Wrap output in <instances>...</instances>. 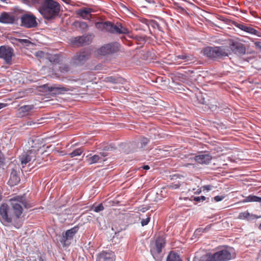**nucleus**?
I'll return each mask as SVG.
<instances>
[{
    "label": "nucleus",
    "instance_id": "20e7f679",
    "mask_svg": "<svg viewBox=\"0 0 261 261\" xmlns=\"http://www.w3.org/2000/svg\"><path fill=\"white\" fill-rule=\"evenodd\" d=\"M202 53L206 57L213 59H220L230 54L229 48L226 46L206 47L203 48Z\"/></svg>",
    "mask_w": 261,
    "mask_h": 261
},
{
    "label": "nucleus",
    "instance_id": "6ab92c4d",
    "mask_svg": "<svg viewBox=\"0 0 261 261\" xmlns=\"http://www.w3.org/2000/svg\"><path fill=\"white\" fill-rule=\"evenodd\" d=\"M15 21L13 15L7 12H3L0 15V22L3 23H13Z\"/></svg>",
    "mask_w": 261,
    "mask_h": 261
},
{
    "label": "nucleus",
    "instance_id": "412c9836",
    "mask_svg": "<svg viewBox=\"0 0 261 261\" xmlns=\"http://www.w3.org/2000/svg\"><path fill=\"white\" fill-rule=\"evenodd\" d=\"M107 154L105 152H100L99 154H95L92 156L89 157L87 159V162L90 165L100 162L101 161H105L102 160L103 157H105Z\"/></svg>",
    "mask_w": 261,
    "mask_h": 261
},
{
    "label": "nucleus",
    "instance_id": "4d7b16f0",
    "mask_svg": "<svg viewBox=\"0 0 261 261\" xmlns=\"http://www.w3.org/2000/svg\"><path fill=\"white\" fill-rule=\"evenodd\" d=\"M201 261H203V256H202V257H201Z\"/></svg>",
    "mask_w": 261,
    "mask_h": 261
},
{
    "label": "nucleus",
    "instance_id": "9b49d317",
    "mask_svg": "<svg viewBox=\"0 0 261 261\" xmlns=\"http://www.w3.org/2000/svg\"><path fill=\"white\" fill-rule=\"evenodd\" d=\"M119 48V44L113 43L106 44L98 50V54L100 55L105 56L117 52Z\"/></svg>",
    "mask_w": 261,
    "mask_h": 261
},
{
    "label": "nucleus",
    "instance_id": "a878e982",
    "mask_svg": "<svg viewBox=\"0 0 261 261\" xmlns=\"http://www.w3.org/2000/svg\"><path fill=\"white\" fill-rule=\"evenodd\" d=\"M244 202H258L261 203V197L250 195L246 197Z\"/></svg>",
    "mask_w": 261,
    "mask_h": 261
},
{
    "label": "nucleus",
    "instance_id": "e433bc0d",
    "mask_svg": "<svg viewBox=\"0 0 261 261\" xmlns=\"http://www.w3.org/2000/svg\"><path fill=\"white\" fill-rule=\"evenodd\" d=\"M206 200V197L204 196H200L195 197L194 198V200L197 202L204 201Z\"/></svg>",
    "mask_w": 261,
    "mask_h": 261
},
{
    "label": "nucleus",
    "instance_id": "37998d69",
    "mask_svg": "<svg viewBox=\"0 0 261 261\" xmlns=\"http://www.w3.org/2000/svg\"><path fill=\"white\" fill-rule=\"evenodd\" d=\"M7 105V103H0V109L6 107Z\"/></svg>",
    "mask_w": 261,
    "mask_h": 261
},
{
    "label": "nucleus",
    "instance_id": "ddd939ff",
    "mask_svg": "<svg viewBox=\"0 0 261 261\" xmlns=\"http://www.w3.org/2000/svg\"><path fill=\"white\" fill-rule=\"evenodd\" d=\"M9 207L6 203H3L0 206V220L3 223H8L12 221V218L9 215Z\"/></svg>",
    "mask_w": 261,
    "mask_h": 261
},
{
    "label": "nucleus",
    "instance_id": "f3484780",
    "mask_svg": "<svg viewBox=\"0 0 261 261\" xmlns=\"http://www.w3.org/2000/svg\"><path fill=\"white\" fill-rule=\"evenodd\" d=\"M212 160V156L209 153H202L196 155L194 160L198 164H208Z\"/></svg>",
    "mask_w": 261,
    "mask_h": 261
},
{
    "label": "nucleus",
    "instance_id": "473e14b6",
    "mask_svg": "<svg viewBox=\"0 0 261 261\" xmlns=\"http://www.w3.org/2000/svg\"><path fill=\"white\" fill-rule=\"evenodd\" d=\"M190 57L188 56H187L186 55H178L175 57V60H176L178 59H182L188 61Z\"/></svg>",
    "mask_w": 261,
    "mask_h": 261
},
{
    "label": "nucleus",
    "instance_id": "5fc2aeb1",
    "mask_svg": "<svg viewBox=\"0 0 261 261\" xmlns=\"http://www.w3.org/2000/svg\"><path fill=\"white\" fill-rule=\"evenodd\" d=\"M195 260L198 261L199 260V257L198 256H196L195 258Z\"/></svg>",
    "mask_w": 261,
    "mask_h": 261
},
{
    "label": "nucleus",
    "instance_id": "13d9d810",
    "mask_svg": "<svg viewBox=\"0 0 261 261\" xmlns=\"http://www.w3.org/2000/svg\"><path fill=\"white\" fill-rule=\"evenodd\" d=\"M3 2H5L6 0H1Z\"/></svg>",
    "mask_w": 261,
    "mask_h": 261
},
{
    "label": "nucleus",
    "instance_id": "f8f14e48",
    "mask_svg": "<svg viewBox=\"0 0 261 261\" xmlns=\"http://www.w3.org/2000/svg\"><path fill=\"white\" fill-rule=\"evenodd\" d=\"M229 50L238 55H245L246 51L245 45L237 41H232L229 44Z\"/></svg>",
    "mask_w": 261,
    "mask_h": 261
},
{
    "label": "nucleus",
    "instance_id": "f03ea898",
    "mask_svg": "<svg viewBox=\"0 0 261 261\" xmlns=\"http://www.w3.org/2000/svg\"><path fill=\"white\" fill-rule=\"evenodd\" d=\"M38 141L39 140L37 139L31 140L32 142L31 149L27 152H24L19 156L21 164L25 165L31 161H36L37 163H40V160L37 159V155L39 153L41 144L39 143Z\"/></svg>",
    "mask_w": 261,
    "mask_h": 261
},
{
    "label": "nucleus",
    "instance_id": "c756f323",
    "mask_svg": "<svg viewBox=\"0 0 261 261\" xmlns=\"http://www.w3.org/2000/svg\"><path fill=\"white\" fill-rule=\"evenodd\" d=\"M15 40L17 43H20L22 45H25L27 46L31 43V41L25 39H15Z\"/></svg>",
    "mask_w": 261,
    "mask_h": 261
},
{
    "label": "nucleus",
    "instance_id": "c85d7f7f",
    "mask_svg": "<svg viewBox=\"0 0 261 261\" xmlns=\"http://www.w3.org/2000/svg\"><path fill=\"white\" fill-rule=\"evenodd\" d=\"M34 109L33 105H25L20 108V110L22 113L29 112Z\"/></svg>",
    "mask_w": 261,
    "mask_h": 261
},
{
    "label": "nucleus",
    "instance_id": "7c9ffc66",
    "mask_svg": "<svg viewBox=\"0 0 261 261\" xmlns=\"http://www.w3.org/2000/svg\"><path fill=\"white\" fill-rule=\"evenodd\" d=\"M60 71L62 73H65L69 71L70 67L68 65L64 64L60 66Z\"/></svg>",
    "mask_w": 261,
    "mask_h": 261
},
{
    "label": "nucleus",
    "instance_id": "393cba45",
    "mask_svg": "<svg viewBox=\"0 0 261 261\" xmlns=\"http://www.w3.org/2000/svg\"><path fill=\"white\" fill-rule=\"evenodd\" d=\"M167 261H182L178 253L171 251L167 257Z\"/></svg>",
    "mask_w": 261,
    "mask_h": 261
},
{
    "label": "nucleus",
    "instance_id": "de8ad7c7",
    "mask_svg": "<svg viewBox=\"0 0 261 261\" xmlns=\"http://www.w3.org/2000/svg\"><path fill=\"white\" fill-rule=\"evenodd\" d=\"M3 162V156H2V153L1 151H0V164Z\"/></svg>",
    "mask_w": 261,
    "mask_h": 261
},
{
    "label": "nucleus",
    "instance_id": "0eeeda50",
    "mask_svg": "<svg viewBox=\"0 0 261 261\" xmlns=\"http://www.w3.org/2000/svg\"><path fill=\"white\" fill-rule=\"evenodd\" d=\"M165 244V239L163 237H159L155 241L154 244L151 247L150 252L156 261H160L162 258L161 252Z\"/></svg>",
    "mask_w": 261,
    "mask_h": 261
},
{
    "label": "nucleus",
    "instance_id": "b1692460",
    "mask_svg": "<svg viewBox=\"0 0 261 261\" xmlns=\"http://www.w3.org/2000/svg\"><path fill=\"white\" fill-rule=\"evenodd\" d=\"M49 60L53 64H59L63 61V57L60 54L53 55L49 57Z\"/></svg>",
    "mask_w": 261,
    "mask_h": 261
},
{
    "label": "nucleus",
    "instance_id": "4c0bfd02",
    "mask_svg": "<svg viewBox=\"0 0 261 261\" xmlns=\"http://www.w3.org/2000/svg\"><path fill=\"white\" fill-rule=\"evenodd\" d=\"M79 27L83 30H87L88 26L87 23L85 22H80Z\"/></svg>",
    "mask_w": 261,
    "mask_h": 261
},
{
    "label": "nucleus",
    "instance_id": "ea45409f",
    "mask_svg": "<svg viewBox=\"0 0 261 261\" xmlns=\"http://www.w3.org/2000/svg\"><path fill=\"white\" fill-rule=\"evenodd\" d=\"M149 142V140L146 138H143L141 140V147L145 146Z\"/></svg>",
    "mask_w": 261,
    "mask_h": 261
},
{
    "label": "nucleus",
    "instance_id": "f257e3e1",
    "mask_svg": "<svg viewBox=\"0 0 261 261\" xmlns=\"http://www.w3.org/2000/svg\"><path fill=\"white\" fill-rule=\"evenodd\" d=\"M60 5L53 0H46L40 8V13L46 20H51L57 17L60 11Z\"/></svg>",
    "mask_w": 261,
    "mask_h": 261
},
{
    "label": "nucleus",
    "instance_id": "39448f33",
    "mask_svg": "<svg viewBox=\"0 0 261 261\" xmlns=\"http://www.w3.org/2000/svg\"><path fill=\"white\" fill-rule=\"evenodd\" d=\"M10 204L16 217L19 218L23 211V206L25 208L32 207V205L28 203L23 196H16L10 199Z\"/></svg>",
    "mask_w": 261,
    "mask_h": 261
},
{
    "label": "nucleus",
    "instance_id": "a18cd8bd",
    "mask_svg": "<svg viewBox=\"0 0 261 261\" xmlns=\"http://www.w3.org/2000/svg\"><path fill=\"white\" fill-rule=\"evenodd\" d=\"M150 168L149 166L148 165H144L143 166V169L145 170H148Z\"/></svg>",
    "mask_w": 261,
    "mask_h": 261
},
{
    "label": "nucleus",
    "instance_id": "1a4fd4ad",
    "mask_svg": "<svg viewBox=\"0 0 261 261\" xmlns=\"http://www.w3.org/2000/svg\"><path fill=\"white\" fill-rule=\"evenodd\" d=\"M21 25L25 28L30 29L36 28L38 23L36 17L32 14H24L21 16Z\"/></svg>",
    "mask_w": 261,
    "mask_h": 261
},
{
    "label": "nucleus",
    "instance_id": "6e6d98bb",
    "mask_svg": "<svg viewBox=\"0 0 261 261\" xmlns=\"http://www.w3.org/2000/svg\"><path fill=\"white\" fill-rule=\"evenodd\" d=\"M258 228L259 230H261V223L259 224V226H258Z\"/></svg>",
    "mask_w": 261,
    "mask_h": 261
},
{
    "label": "nucleus",
    "instance_id": "3c124183",
    "mask_svg": "<svg viewBox=\"0 0 261 261\" xmlns=\"http://www.w3.org/2000/svg\"><path fill=\"white\" fill-rule=\"evenodd\" d=\"M173 188L174 189H177V188H178L179 187V186L178 185H174L173 186Z\"/></svg>",
    "mask_w": 261,
    "mask_h": 261
},
{
    "label": "nucleus",
    "instance_id": "7ed1b4c3",
    "mask_svg": "<svg viewBox=\"0 0 261 261\" xmlns=\"http://www.w3.org/2000/svg\"><path fill=\"white\" fill-rule=\"evenodd\" d=\"M95 27L102 31H106L113 34H125L129 33L128 29L124 27L120 23L115 24L110 21L97 22L95 23Z\"/></svg>",
    "mask_w": 261,
    "mask_h": 261
},
{
    "label": "nucleus",
    "instance_id": "58836bf2",
    "mask_svg": "<svg viewBox=\"0 0 261 261\" xmlns=\"http://www.w3.org/2000/svg\"><path fill=\"white\" fill-rule=\"evenodd\" d=\"M224 198H225L224 196L218 195V196L214 197V199L216 202H219V201L222 200Z\"/></svg>",
    "mask_w": 261,
    "mask_h": 261
},
{
    "label": "nucleus",
    "instance_id": "a19ab883",
    "mask_svg": "<svg viewBox=\"0 0 261 261\" xmlns=\"http://www.w3.org/2000/svg\"><path fill=\"white\" fill-rule=\"evenodd\" d=\"M22 3L31 6L33 0H20Z\"/></svg>",
    "mask_w": 261,
    "mask_h": 261
},
{
    "label": "nucleus",
    "instance_id": "dca6fc26",
    "mask_svg": "<svg viewBox=\"0 0 261 261\" xmlns=\"http://www.w3.org/2000/svg\"><path fill=\"white\" fill-rule=\"evenodd\" d=\"M115 259L114 252L112 251H102L98 254L96 261H114Z\"/></svg>",
    "mask_w": 261,
    "mask_h": 261
},
{
    "label": "nucleus",
    "instance_id": "8fccbe9b",
    "mask_svg": "<svg viewBox=\"0 0 261 261\" xmlns=\"http://www.w3.org/2000/svg\"><path fill=\"white\" fill-rule=\"evenodd\" d=\"M190 166H193V167H194V165L193 164H187L185 165V166L187 167H188Z\"/></svg>",
    "mask_w": 261,
    "mask_h": 261
},
{
    "label": "nucleus",
    "instance_id": "2f4dec72",
    "mask_svg": "<svg viewBox=\"0 0 261 261\" xmlns=\"http://www.w3.org/2000/svg\"><path fill=\"white\" fill-rule=\"evenodd\" d=\"M105 81L107 82H110L112 83H116L118 82V79H116L113 76L107 77L105 79Z\"/></svg>",
    "mask_w": 261,
    "mask_h": 261
},
{
    "label": "nucleus",
    "instance_id": "4be33fe9",
    "mask_svg": "<svg viewBox=\"0 0 261 261\" xmlns=\"http://www.w3.org/2000/svg\"><path fill=\"white\" fill-rule=\"evenodd\" d=\"M49 90L50 91L55 92L57 94H63L65 92L70 91V89L62 85H59L58 86H53L50 87L49 88Z\"/></svg>",
    "mask_w": 261,
    "mask_h": 261
},
{
    "label": "nucleus",
    "instance_id": "bb28decb",
    "mask_svg": "<svg viewBox=\"0 0 261 261\" xmlns=\"http://www.w3.org/2000/svg\"><path fill=\"white\" fill-rule=\"evenodd\" d=\"M46 1V0H33L32 3H31V5H33L36 7H38L39 11H40V8L42 7L43 5H44Z\"/></svg>",
    "mask_w": 261,
    "mask_h": 261
},
{
    "label": "nucleus",
    "instance_id": "cd10ccee",
    "mask_svg": "<svg viewBox=\"0 0 261 261\" xmlns=\"http://www.w3.org/2000/svg\"><path fill=\"white\" fill-rule=\"evenodd\" d=\"M84 151L82 148H79L75 149L72 152H70L69 155L70 158H73L76 156L80 155Z\"/></svg>",
    "mask_w": 261,
    "mask_h": 261
},
{
    "label": "nucleus",
    "instance_id": "09e8293b",
    "mask_svg": "<svg viewBox=\"0 0 261 261\" xmlns=\"http://www.w3.org/2000/svg\"><path fill=\"white\" fill-rule=\"evenodd\" d=\"M2 191L0 190V202L3 199V195H2Z\"/></svg>",
    "mask_w": 261,
    "mask_h": 261
},
{
    "label": "nucleus",
    "instance_id": "79ce46f5",
    "mask_svg": "<svg viewBox=\"0 0 261 261\" xmlns=\"http://www.w3.org/2000/svg\"><path fill=\"white\" fill-rule=\"evenodd\" d=\"M254 45L257 48H258L261 49V45H260V43L259 42H257V41L255 42Z\"/></svg>",
    "mask_w": 261,
    "mask_h": 261
},
{
    "label": "nucleus",
    "instance_id": "603ef678",
    "mask_svg": "<svg viewBox=\"0 0 261 261\" xmlns=\"http://www.w3.org/2000/svg\"><path fill=\"white\" fill-rule=\"evenodd\" d=\"M63 2H65L66 3L68 4L69 3L70 0H62Z\"/></svg>",
    "mask_w": 261,
    "mask_h": 261
},
{
    "label": "nucleus",
    "instance_id": "c9c22d12",
    "mask_svg": "<svg viewBox=\"0 0 261 261\" xmlns=\"http://www.w3.org/2000/svg\"><path fill=\"white\" fill-rule=\"evenodd\" d=\"M150 218L149 216L147 217L145 219H143L141 222L142 226H144L147 225L148 224L149 222L150 221Z\"/></svg>",
    "mask_w": 261,
    "mask_h": 261
},
{
    "label": "nucleus",
    "instance_id": "49530a36",
    "mask_svg": "<svg viewBox=\"0 0 261 261\" xmlns=\"http://www.w3.org/2000/svg\"><path fill=\"white\" fill-rule=\"evenodd\" d=\"M178 9L179 10H180V11L182 12H186V10L184 8H182L181 7H178Z\"/></svg>",
    "mask_w": 261,
    "mask_h": 261
},
{
    "label": "nucleus",
    "instance_id": "5701e85b",
    "mask_svg": "<svg viewBox=\"0 0 261 261\" xmlns=\"http://www.w3.org/2000/svg\"><path fill=\"white\" fill-rule=\"evenodd\" d=\"M91 12V9L84 8L83 9H81L77 11L76 12V14L81 16L84 19H89L90 17V15Z\"/></svg>",
    "mask_w": 261,
    "mask_h": 261
},
{
    "label": "nucleus",
    "instance_id": "c03bdc74",
    "mask_svg": "<svg viewBox=\"0 0 261 261\" xmlns=\"http://www.w3.org/2000/svg\"><path fill=\"white\" fill-rule=\"evenodd\" d=\"M204 189H206L207 190H211V186L210 185H206L204 186Z\"/></svg>",
    "mask_w": 261,
    "mask_h": 261
},
{
    "label": "nucleus",
    "instance_id": "72a5a7b5",
    "mask_svg": "<svg viewBox=\"0 0 261 261\" xmlns=\"http://www.w3.org/2000/svg\"><path fill=\"white\" fill-rule=\"evenodd\" d=\"M104 207L102 203L98 204L97 206L94 207V211L98 213L100 211L103 210Z\"/></svg>",
    "mask_w": 261,
    "mask_h": 261
},
{
    "label": "nucleus",
    "instance_id": "423d86ee",
    "mask_svg": "<svg viewBox=\"0 0 261 261\" xmlns=\"http://www.w3.org/2000/svg\"><path fill=\"white\" fill-rule=\"evenodd\" d=\"M232 249L224 248L213 254L207 255L205 261H228L232 257Z\"/></svg>",
    "mask_w": 261,
    "mask_h": 261
},
{
    "label": "nucleus",
    "instance_id": "2eb2a0df",
    "mask_svg": "<svg viewBox=\"0 0 261 261\" xmlns=\"http://www.w3.org/2000/svg\"><path fill=\"white\" fill-rule=\"evenodd\" d=\"M79 227L77 226H74L70 229L67 230L64 233L62 234V238L60 240L61 243L63 246H66V241L68 240H71L74 235L79 230Z\"/></svg>",
    "mask_w": 261,
    "mask_h": 261
},
{
    "label": "nucleus",
    "instance_id": "a211bd4d",
    "mask_svg": "<svg viewBox=\"0 0 261 261\" xmlns=\"http://www.w3.org/2000/svg\"><path fill=\"white\" fill-rule=\"evenodd\" d=\"M90 37L88 36H78L72 38L71 42L72 44L76 46H83L86 44H89Z\"/></svg>",
    "mask_w": 261,
    "mask_h": 261
},
{
    "label": "nucleus",
    "instance_id": "864d4df0",
    "mask_svg": "<svg viewBox=\"0 0 261 261\" xmlns=\"http://www.w3.org/2000/svg\"><path fill=\"white\" fill-rule=\"evenodd\" d=\"M139 40H143L144 41V38L143 37H139V39H138Z\"/></svg>",
    "mask_w": 261,
    "mask_h": 261
},
{
    "label": "nucleus",
    "instance_id": "9d476101",
    "mask_svg": "<svg viewBox=\"0 0 261 261\" xmlns=\"http://www.w3.org/2000/svg\"><path fill=\"white\" fill-rule=\"evenodd\" d=\"M14 56V49L12 48L5 45L0 47V59L4 60L6 63L11 64Z\"/></svg>",
    "mask_w": 261,
    "mask_h": 261
},
{
    "label": "nucleus",
    "instance_id": "4468645a",
    "mask_svg": "<svg viewBox=\"0 0 261 261\" xmlns=\"http://www.w3.org/2000/svg\"><path fill=\"white\" fill-rule=\"evenodd\" d=\"M233 24L236 27L245 32L258 37H261V33L250 26L246 25L243 23H239L237 22H234Z\"/></svg>",
    "mask_w": 261,
    "mask_h": 261
},
{
    "label": "nucleus",
    "instance_id": "f704fd0d",
    "mask_svg": "<svg viewBox=\"0 0 261 261\" xmlns=\"http://www.w3.org/2000/svg\"><path fill=\"white\" fill-rule=\"evenodd\" d=\"M249 213L247 212L241 213L239 215V218L242 219L247 218L249 216Z\"/></svg>",
    "mask_w": 261,
    "mask_h": 261
},
{
    "label": "nucleus",
    "instance_id": "aec40b11",
    "mask_svg": "<svg viewBox=\"0 0 261 261\" xmlns=\"http://www.w3.org/2000/svg\"><path fill=\"white\" fill-rule=\"evenodd\" d=\"M20 181V178L17 174L16 170L12 169L10 174V178L8 180V184L10 186L16 185Z\"/></svg>",
    "mask_w": 261,
    "mask_h": 261
},
{
    "label": "nucleus",
    "instance_id": "6e6552de",
    "mask_svg": "<svg viewBox=\"0 0 261 261\" xmlns=\"http://www.w3.org/2000/svg\"><path fill=\"white\" fill-rule=\"evenodd\" d=\"M90 57V52L88 50H83L77 53L72 58L71 64L78 66L84 64Z\"/></svg>",
    "mask_w": 261,
    "mask_h": 261
}]
</instances>
